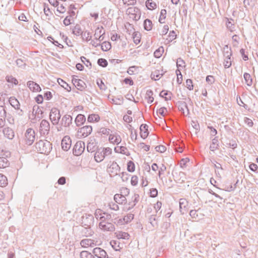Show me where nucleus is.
<instances>
[{
	"label": "nucleus",
	"instance_id": "f257e3e1",
	"mask_svg": "<svg viewBox=\"0 0 258 258\" xmlns=\"http://www.w3.org/2000/svg\"><path fill=\"white\" fill-rule=\"evenodd\" d=\"M37 151L41 154H48L52 150V144L47 140H40L35 144Z\"/></svg>",
	"mask_w": 258,
	"mask_h": 258
},
{
	"label": "nucleus",
	"instance_id": "f03ea898",
	"mask_svg": "<svg viewBox=\"0 0 258 258\" xmlns=\"http://www.w3.org/2000/svg\"><path fill=\"white\" fill-rule=\"evenodd\" d=\"M35 140V133L32 128H28L25 133L24 142L28 146L33 144Z\"/></svg>",
	"mask_w": 258,
	"mask_h": 258
},
{
	"label": "nucleus",
	"instance_id": "7ed1b4c3",
	"mask_svg": "<svg viewBox=\"0 0 258 258\" xmlns=\"http://www.w3.org/2000/svg\"><path fill=\"white\" fill-rule=\"evenodd\" d=\"M61 115L59 110L55 107L52 108L49 113V119L53 125L58 123Z\"/></svg>",
	"mask_w": 258,
	"mask_h": 258
},
{
	"label": "nucleus",
	"instance_id": "20e7f679",
	"mask_svg": "<svg viewBox=\"0 0 258 258\" xmlns=\"http://www.w3.org/2000/svg\"><path fill=\"white\" fill-rule=\"evenodd\" d=\"M50 123L46 119H42L40 123L39 132L41 136L46 137L49 133Z\"/></svg>",
	"mask_w": 258,
	"mask_h": 258
},
{
	"label": "nucleus",
	"instance_id": "39448f33",
	"mask_svg": "<svg viewBox=\"0 0 258 258\" xmlns=\"http://www.w3.org/2000/svg\"><path fill=\"white\" fill-rule=\"evenodd\" d=\"M81 224L83 227H91L93 225L94 218L92 214H85L82 217Z\"/></svg>",
	"mask_w": 258,
	"mask_h": 258
},
{
	"label": "nucleus",
	"instance_id": "423d86ee",
	"mask_svg": "<svg viewBox=\"0 0 258 258\" xmlns=\"http://www.w3.org/2000/svg\"><path fill=\"white\" fill-rule=\"evenodd\" d=\"M85 149V143L81 141H78L74 147L73 154L77 156H80L83 153Z\"/></svg>",
	"mask_w": 258,
	"mask_h": 258
},
{
	"label": "nucleus",
	"instance_id": "0eeeda50",
	"mask_svg": "<svg viewBox=\"0 0 258 258\" xmlns=\"http://www.w3.org/2000/svg\"><path fill=\"white\" fill-rule=\"evenodd\" d=\"M92 132V127L91 125H85L79 129L78 131V136L80 138L86 137L89 136Z\"/></svg>",
	"mask_w": 258,
	"mask_h": 258
},
{
	"label": "nucleus",
	"instance_id": "6e6552de",
	"mask_svg": "<svg viewBox=\"0 0 258 258\" xmlns=\"http://www.w3.org/2000/svg\"><path fill=\"white\" fill-rule=\"evenodd\" d=\"M98 142L94 138H91L87 146V150L88 152H95L98 148Z\"/></svg>",
	"mask_w": 258,
	"mask_h": 258
},
{
	"label": "nucleus",
	"instance_id": "1a4fd4ad",
	"mask_svg": "<svg viewBox=\"0 0 258 258\" xmlns=\"http://www.w3.org/2000/svg\"><path fill=\"white\" fill-rule=\"evenodd\" d=\"M99 227L101 229L104 231L112 232L115 230L114 225L110 222L101 221L99 224Z\"/></svg>",
	"mask_w": 258,
	"mask_h": 258
},
{
	"label": "nucleus",
	"instance_id": "9d476101",
	"mask_svg": "<svg viewBox=\"0 0 258 258\" xmlns=\"http://www.w3.org/2000/svg\"><path fill=\"white\" fill-rule=\"evenodd\" d=\"M92 253L98 258H107V252L100 247H96L93 249Z\"/></svg>",
	"mask_w": 258,
	"mask_h": 258
},
{
	"label": "nucleus",
	"instance_id": "9b49d317",
	"mask_svg": "<svg viewBox=\"0 0 258 258\" xmlns=\"http://www.w3.org/2000/svg\"><path fill=\"white\" fill-rule=\"evenodd\" d=\"M93 233L91 227L85 226L79 230V234L82 237H89L92 235Z\"/></svg>",
	"mask_w": 258,
	"mask_h": 258
},
{
	"label": "nucleus",
	"instance_id": "f8f14e48",
	"mask_svg": "<svg viewBox=\"0 0 258 258\" xmlns=\"http://www.w3.org/2000/svg\"><path fill=\"white\" fill-rule=\"evenodd\" d=\"M27 86L33 92H39L41 91V88L39 85L32 81L27 82Z\"/></svg>",
	"mask_w": 258,
	"mask_h": 258
},
{
	"label": "nucleus",
	"instance_id": "ddd939ff",
	"mask_svg": "<svg viewBox=\"0 0 258 258\" xmlns=\"http://www.w3.org/2000/svg\"><path fill=\"white\" fill-rule=\"evenodd\" d=\"M103 26L101 27V28L98 27L95 31L94 36L96 40L101 42L104 39L103 35L105 34V31L103 30Z\"/></svg>",
	"mask_w": 258,
	"mask_h": 258
},
{
	"label": "nucleus",
	"instance_id": "4468645a",
	"mask_svg": "<svg viewBox=\"0 0 258 258\" xmlns=\"http://www.w3.org/2000/svg\"><path fill=\"white\" fill-rule=\"evenodd\" d=\"M6 111L3 105H0V128L3 127L6 123Z\"/></svg>",
	"mask_w": 258,
	"mask_h": 258
},
{
	"label": "nucleus",
	"instance_id": "2eb2a0df",
	"mask_svg": "<svg viewBox=\"0 0 258 258\" xmlns=\"http://www.w3.org/2000/svg\"><path fill=\"white\" fill-rule=\"evenodd\" d=\"M73 117L71 115L66 114L62 116L61 124L64 127H69L72 124Z\"/></svg>",
	"mask_w": 258,
	"mask_h": 258
},
{
	"label": "nucleus",
	"instance_id": "dca6fc26",
	"mask_svg": "<svg viewBox=\"0 0 258 258\" xmlns=\"http://www.w3.org/2000/svg\"><path fill=\"white\" fill-rule=\"evenodd\" d=\"M71 146V140L69 137H64L61 141V148L64 151H68Z\"/></svg>",
	"mask_w": 258,
	"mask_h": 258
},
{
	"label": "nucleus",
	"instance_id": "f3484780",
	"mask_svg": "<svg viewBox=\"0 0 258 258\" xmlns=\"http://www.w3.org/2000/svg\"><path fill=\"white\" fill-rule=\"evenodd\" d=\"M114 200L116 203L121 205H124L127 202L125 196L119 194H116L114 196Z\"/></svg>",
	"mask_w": 258,
	"mask_h": 258
},
{
	"label": "nucleus",
	"instance_id": "a211bd4d",
	"mask_svg": "<svg viewBox=\"0 0 258 258\" xmlns=\"http://www.w3.org/2000/svg\"><path fill=\"white\" fill-rule=\"evenodd\" d=\"M140 136L142 138L145 139L148 136V125L146 124H142L140 127Z\"/></svg>",
	"mask_w": 258,
	"mask_h": 258
},
{
	"label": "nucleus",
	"instance_id": "6ab92c4d",
	"mask_svg": "<svg viewBox=\"0 0 258 258\" xmlns=\"http://www.w3.org/2000/svg\"><path fill=\"white\" fill-rule=\"evenodd\" d=\"M3 132L5 137L9 139L12 140L14 138V132L9 127H5L3 130Z\"/></svg>",
	"mask_w": 258,
	"mask_h": 258
},
{
	"label": "nucleus",
	"instance_id": "aec40b11",
	"mask_svg": "<svg viewBox=\"0 0 258 258\" xmlns=\"http://www.w3.org/2000/svg\"><path fill=\"white\" fill-rule=\"evenodd\" d=\"M166 71H163V70H155L154 72H152L151 74V77L152 79L155 80H158L161 77L163 76Z\"/></svg>",
	"mask_w": 258,
	"mask_h": 258
},
{
	"label": "nucleus",
	"instance_id": "412c9836",
	"mask_svg": "<svg viewBox=\"0 0 258 258\" xmlns=\"http://www.w3.org/2000/svg\"><path fill=\"white\" fill-rule=\"evenodd\" d=\"M85 116L82 114H78L75 118V121L77 126H79L85 122Z\"/></svg>",
	"mask_w": 258,
	"mask_h": 258
},
{
	"label": "nucleus",
	"instance_id": "4be33fe9",
	"mask_svg": "<svg viewBox=\"0 0 258 258\" xmlns=\"http://www.w3.org/2000/svg\"><path fill=\"white\" fill-rule=\"evenodd\" d=\"M139 198H140V196H139V195L138 194H135L134 195V196L132 198L133 201L132 202H130L128 203V205L130 206L127 208V210L128 211L131 210L132 208H133L136 206L137 203L139 201Z\"/></svg>",
	"mask_w": 258,
	"mask_h": 258
},
{
	"label": "nucleus",
	"instance_id": "5701e85b",
	"mask_svg": "<svg viewBox=\"0 0 258 258\" xmlns=\"http://www.w3.org/2000/svg\"><path fill=\"white\" fill-rule=\"evenodd\" d=\"M219 147L218 137H215L212 140V144L210 146V150L214 152L215 150L218 149Z\"/></svg>",
	"mask_w": 258,
	"mask_h": 258
},
{
	"label": "nucleus",
	"instance_id": "b1692460",
	"mask_svg": "<svg viewBox=\"0 0 258 258\" xmlns=\"http://www.w3.org/2000/svg\"><path fill=\"white\" fill-rule=\"evenodd\" d=\"M225 19L226 20V25L227 29L231 32L233 31L234 29V19L228 18H226Z\"/></svg>",
	"mask_w": 258,
	"mask_h": 258
},
{
	"label": "nucleus",
	"instance_id": "393cba45",
	"mask_svg": "<svg viewBox=\"0 0 258 258\" xmlns=\"http://www.w3.org/2000/svg\"><path fill=\"white\" fill-rule=\"evenodd\" d=\"M10 104L16 109H19L20 106L18 100L14 97H11L9 100Z\"/></svg>",
	"mask_w": 258,
	"mask_h": 258
},
{
	"label": "nucleus",
	"instance_id": "a878e982",
	"mask_svg": "<svg viewBox=\"0 0 258 258\" xmlns=\"http://www.w3.org/2000/svg\"><path fill=\"white\" fill-rule=\"evenodd\" d=\"M83 32V30L81 29L80 25L78 24L75 25L72 30V33L77 36H81Z\"/></svg>",
	"mask_w": 258,
	"mask_h": 258
},
{
	"label": "nucleus",
	"instance_id": "bb28decb",
	"mask_svg": "<svg viewBox=\"0 0 258 258\" xmlns=\"http://www.w3.org/2000/svg\"><path fill=\"white\" fill-rule=\"evenodd\" d=\"M105 157V155L103 154V151H100L99 150L96 151L94 155V158L97 162H101Z\"/></svg>",
	"mask_w": 258,
	"mask_h": 258
},
{
	"label": "nucleus",
	"instance_id": "cd10ccee",
	"mask_svg": "<svg viewBox=\"0 0 258 258\" xmlns=\"http://www.w3.org/2000/svg\"><path fill=\"white\" fill-rule=\"evenodd\" d=\"M57 82L59 85L63 87L65 90H66L68 92H70L71 91V87L70 85L64 81L60 78H58L57 79Z\"/></svg>",
	"mask_w": 258,
	"mask_h": 258
},
{
	"label": "nucleus",
	"instance_id": "c85d7f7f",
	"mask_svg": "<svg viewBox=\"0 0 258 258\" xmlns=\"http://www.w3.org/2000/svg\"><path fill=\"white\" fill-rule=\"evenodd\" d=\"M153 92L151 90H148L146 93L145 99L147 100L149 104L152 103L154 101V97L152 96Z\"/></svg>",
	"mask_w": 258,
	"mask_h": 258
},
{
	"label": "nucleus",
	"instance_id": "c756f323",
	"mask_svg": "<svg viewBox=\"0 0 258 258\" xmlns=\"http://www.w3.org/2000/svg\"><path fill=\"white\" fill-rule=\"evenodd\" d=\"M109 140L113 144H118L120 143L121 139L119 136L110 135L109 137Z\"/></svg>",
	"mask_w": 258,
	"mask_h": 258
},
{
	"label": "nucleus",
	"instance_id": "7c9ffc66",
	"mask_svg": "<svg viewBox=\"0 0 258 258\" xmlns=\"http://www.w3.org/2000/svg\"><path fill=\"white\" fill-rule=\"evenodd\" d=\"M82 39L83 41H86L87 42L91 40L92 36L91 35V33L88 31L87 30L83 31L82 34L81 35Z\"/></svg>",
	"mask_w": 258,
	"mask_h": 258
},
{
	"label": "nucleus",
	"instance_id": "2f4dec72",
	"mask_svg": "<svg viewBox=\"0 0 258 258\" xmlns=\"http://www.w3.org/2000/svg\"><path fill=\"white\" fill-rule=\"evenodd\" d=\"M187 202L185 199H181L179 201V210L180 212L183 214L186 211Z\"/></svg>",
	"mask_w": 258,
	"mask_h": 258
},
{
	"label": "nucleus",
	"instance_id": "473e14b6",
	"mask_svg": "<svg viewBox=\"0 0 258 258\" xmlns=\"http://www.w3.org/2000/svg\"><path fill=\"white\" fill-rule=\"evenodd\" d=\"M153 24L151 20L146 19L144 21V28L146 31H150L152 29Z\"/></svg>",
	"mask_w": 258,
	"mask_h": 258
},
{
	"label": "nucleus",
	"instance_id": "72a5a7b5",
	"mask_svg": "<svg viewBox=\"0 0 258 258\" xmlns=\"http://www.w3.org/2000/svg\"><path fill=\"white\" fill-rule=\"evenodd\" d=\"M10 165V162L6 158L4 157H0V168H5L8 167Z\"/></svg>",
	"mask_w": 258,
	"mask_h": 258
},
{
	"label": "nucleus",
	"instance_id": "f704fd0d",
	"mask_svg": "<svg viewBox=\"0 0 258 258\" xmlns=\"http://www.w3.org/2000/svg\"><path fill=\"white\" fill-rule=\"evenodd\" d=\"M100 120V116L97 114H91L89 115L87 121L89 122H97Z\"/></svg>",
	"mask_w": 258,
	"mask_h": 258
},
{
	"label": "nucleus",
	"instance_id": "c9c22d12",
	"mask_svg": "<svg viewBox=\"0 0 258 258\" xmlns=\"http://www.w3.org/2000/svg\"><path fill=\"white\" fill-rule=\"evenodd\" d=\"M115 234L118 239H128L130 237V234L125 232L119 231L115 233Z\"/></svg>",
	"mask_w": 258,
	"mask_h": 258
},
{
	"label": "nucleus",
	"instance_id": "e433bc0d",
	"mask_svg": "<svg viewBox=\"0 0 258 258\" xmlns=\"http://www.w3.org/2000/svg\"><path fill=\"white\" fill-rule=\"evenodd\" d=\"M243 77L245 82V83L247 86H250L252 84V79L249 74L245 73L243 75Z\"/></svg>",
	"mask_w": 258,
	"mask_h": 258
},
{
	"label": "nucleus",
	"instance_id": "4c0bfd02",
	"mask_svg": "<svg viewBox=\"0 0 258 258\" xmlns=\"http://www.w3.org/2000/svg\"><path fill=\"white\" fill-rule=\"evenodd\" d=\"M133 39L134 42L136 44H138L141 41V34L138 32H134L133 34Z\"/></svg>",
	"mask_w": 258,
	"mask_h": 258
},
{
	"label": "nucleus",
	"instance_id": "58836bf2",
	"mask_svg": "<svg viewBox=\"0 0 258 258\" xmlns=\"http://www.w3.org/2000/svg\"><path fill=\"white\" fill-rule=\"evenodd\" d=\"M149 222L153 227L158 226L157 219L155 215L150 216L149 218Z\"/></svg>",
	"mask_w": 258,
	"mask_h": 258
},
{
	"label": "nucleus",
	"instance_id": "ea45409f",
	"mask_svg": "<svg viewBox=\"0 0 258 258\" xmlns=\"http://www.w3.org/2000/svg\"><path fill=\"white\" fill-rule=\"evenodd\" d=\"M81 245L82 246H93L94 242L92 240L90 239H84L81 240Z\"/></svg>",
	"mask_w": 258,
	"mask_h": 258
},
{
	"label": "nucleus",
	"instance_id": "a19ab883",
	"mask_svg": "<svg viewBox=\"0 0 258 258\" xmlns=\"http://www.w3.org/2000/svg\"><path fill=\"white\" fill-rule=\"evenodd\" d=\"M146 6L148 9L153 10L156 8V4L152 0H147L146 2Z\"/></svg>",
	"mask_w": 258,
	"mask_h": 258
},
{
	"label": "nucleus",
	"instance_id": "79ce46f5",
	"mask_svg": "<svg viewBox=\"0 0 258 258\" xmlns=\"http://www.w3.org/2000/svg\"><path fill=\"white\" fill-rule=\"evenodd\" d=\"M100 45L101 49L103 51H107L111 48V43L109 42L104 41Z\"/></svg>",
	"mask_w": 258,
	"mask_h": 258
},
{
	"label": "nucleus",
	"instance_id": "37998d69",
	"mask_svg": "<svg viewBox=\"0 0 258 258\" xmlns=\"http://www.w3.org/2000/svg\"><path fill=\"white\" fill-rule=\"evenodd\" d=\"M87 86L86 83L82 80H81L78 83L76 84V88L80 91H83L85 89Z\"/></svg>",
	"mask_w": 258,
	"mask_h": 258
},
{
	"label": "nucleus",
	"instance_id": "c03bdc74",
	"mask_svg": "<svg viewBox=\"0 0 258 258\" xmlns=\"http://www.w3.org/2000/svg\"><path fill=\"white\" fill-rule=\"evenodd\" d=\"M127 170L130 172H133L135 170V165L132 161H129L127 164Z\"/></svg>",
	"mask_w": 258,
	"mask_h": 258
},
{
	"label": "nucleus",
	"instance_id": "a18cd8bd",
	"mask_svg": "<svg viewBox=\"0 0 258 258\" xmlns=\"http://www.w3.org/2000/svg\"><path fill=\"white\" fill-rule=\"evenodd\" d=\"M110 244L112 247L116 251L119 250L120 248V243L116 240H111Z\"/></svg>",
	"mask_w": 258,
	"mask_h": 258
},
{
	"label": "nucleus",
	"instance_id": "49530a36",
	"mask_svg": "<svg viewBox=\"0 0 258 258\" xmlns=\"http://www.w3.org/2000/svg\"><path fill=\"white\" fill-rule=\"evenodd\" d=\"M6 80L8 83H11L15 85L18 84V81L12 76H7L6 77Z\"/></svg>",
	"mask_w": 258,
	"mask_h": 258
},
{
	"label": "nucleus",
	"instance_id": "de8ad7c7",
	"mask_svg": "<svg viewBox=\"0 0 258 258\" xmlns=\"http://www.w3.org/2000/svg\"><path fill=\"white\" fill-rule=\"evenodd\" d=\"M164 51L163 47H160L158 49H156L154 53V56L156 58H160Z\"/></svg>",
	"mask_w": 258,
	"mask_h": 258
},
{
	"label": "nucleus",
	"instance_id": "09e8293b",
	"mask_svg": "<svg viewBox=\"0 0 258 258\" xmlns=\"http://www.w3.org/2000/svg\"><path fill=\"white\" fill-rule=\"evenodd\" d=\"M7 178L6 176L0 174V186L4 187L7 184Z\"/></svg>",
	"mask_w": 258,
	"mask_h": 258
},
{
	"label": "nucleus",
	"instance_id": "8fccbe9b",
	"mask_svg": "<svg viewBox=\"0 0 258 258\" xmlns=\"http://www.w3.org/2000/svg\"><path fill=\"white\" fill-rule=\"evenodd\" d=\"M166 10L165 9H162L160 12V16L159 19V22L160 23H164L165 22L163 21V20H164L166 18Z\"/></svg>",
	"mask_w": 258,
	"mask_h": 258
},
{
	"label": "nucleus",
	"instance_id": "3c124183",
	"mask_svg": "<svg viewBox=\"0 0 258 258\" xmlns=\"http://www.w3.org/2000/svg\"><path fill=\"white\" fill-rule=\"evenodd\" d=\"M97 63L99 66L105 68L108 65V62L105 58H100L97 60Z\"/></svg>",
	"mask_w": 258,
	"mask_h": 258
},
{
	"label": "nucleus",
	"instance_id": "603ef678",
	"mask_svg": "<svg viewBox=\"0 0 258 258\" xmlns=\"http://www.w3.org/2000/svg\"><path fill=\"white\" fill-rule=\"evenodd\" d=\"M169 94V92L168 91H165V90H162L159 94V96L160 97H162V98H164L165 99V100H171V96H169V97H166V96H167Z\"/></svg>",
	"mask_w": 258,
	"mask_h": 258
},
{
	"label": "nucleus",
	"instance_id": "864d4df0",
	"mask_svg": "<svg viewBox=\"0 0 258 258\" xmlns=\"http://www.w3.org/2000/svg\"><path fill=\"white\" fill-rule=\"evenodd\" d=\"M80 58L82 62H83L87 67L90 69L91 68L92 64L89 59H87L85 56H81Z\"/></svg>",
	"mask_w": 258,
	"mask_h": 258
},
{
	"label": "nucleus",
	"instance_id": "5fc2aeb1",
	"mask_svg": "<svg viewBox=\"0 0 258 258\" xmlns=\"http://www.w3.org/2000/svg\"><path fill=\"white\" fill-rule=\"evenodd\" d=\"M134 217V215L132 214H128L127 216H125L123 218V221L125 223H128L130 222Z\"/></svg>",
	"mask_w": 258,
	"mask_h": 258
},
{
	"label": "nucleus",
	"instance_id": "6e6d98bb",
	"mask_svg": "<svg viewBox=\"0 0 258 258\" xmlns=\"http://www.w3.org/2000/svg\"><path fill=\"white\" fill-rule=\"evenodd\" d=\"M176 74L177 76V83L178 84H181L182 81V75L181 74L180 71L179 69H177L176 70Z\"/></svg>",
	"mask_w": 258,
	"mask_h": 258
},
{
	"label": "nucleus",
	"instance_id": "4d7b16f0",
	"mask_svg": "<svg viewBox=\"0 0 258 258\" xmlns=\"http://www.w3.org/2000/svg\"><path fill=\"white\" fill-rule=\"evenodd\" d=\"M97 84L101 90H105L106 89V86L102 80L100 79L97 80Z\"/></svg>",
	"mask_w": 258,
	"mask_h": 258
},
{
	"label": "nucleus",
	"instance_id": "13d9d810",
	"mask_svg": "<svg viewBox=\"0 0 258 258\" xmlns=\"http://www.w3.org/2000/svg\"><path fill=\"white\" fill-rule=\"evenodd\" d=\"M123 98L120 96L119 98L114 97L112 99V102L115 104H121L123 103Z\"/></svg>",
	"mask_w": 258,
	"mask_h": 258
},
{
	"label": "nucleus",
	"instance_id": "bf43d9fd",
	"mask_svg": "<svg viewBox=\"0 0 258 258\" xmlns=\"http://www.w3.org/2000/svg\"><path fill=\"white\" fill-rule=\"evenodd\" d=\"M16 65L19 68H24L26 66V63L21 58L17 59L16 60Z\"/></svg>",
	"mask_w": 258,
	"mask_h": 258
},
{
	"label": "nucleus",
	"instance_id": "052dcab7",
	"mask_svg": "<svg viewBox=\"0 0 258 258\" xmlns=\"http://www.w3.org/2000/svg\"><path fill=\"white\" fill-rule=\"evenodd\" d=\"M186 87L189 90H193L192 81L191 79H187L186 81Z\"/></svg>",
	"mask_w": 258,
	"mask_h": 258
},
{
	"label": "nucleus",
	"instance_id": "680f3d73",
	"mask_svg": "<svg viewBox=\"0 0 258 258\" xmlns=\"http://www.w3.org/2000/svg\"><path fill=\"white\" fill-rule=\"evenodd\" d=\"M224 65L225 68H229L231 67V57H225V59H224Z\"/></svg>",
	"mask_w": 258,
	"mask_h": 258
},
{
	"label": "nucleus",
	"instance_id": "e2e57ef3",
	"mask_svg": "<svg viewBox=\"0 0 258 258\" xmlns=\"http://www.w3.org/2000/svg\"><path fill=\"white\" fill-rule=\"evenodd\" d=\"M155 149L157 152H160V153H163L166 150V148L165 146L163 145H159L157 146L155 148Z\"/></svg>",
	"mask_w": 258,
	"mask_h": 258
},
{
	"label": "nucleus",
	"instance_id": "0e129e2a",
	"mask_svg": "<svg viewBox=\"0 0 258 258\" xmlns=\"http://www.w3.org/2000/svg\"><path fill=\"white\" fill-rule=\"evenodd\" d=\"M169 41H172L176 38V35L174 30L170 31L168 35Z\"/></svg>",
	"mask_w": 258,
	"mask_h": 258
},
{
	"label": "nucleus",
	"instance_id": "69168bd1",
	"mask_svg": "<svg viewBox=\"0 0 258 258\" xmlns=\"http://www.w3.org/2000/svg\"><path fill=\"white\" fill-rule=\"evenodd\" d=\"M72 18L71 16H67L63 20V24L65 26H69L72 24Z\"/></svg>",
	"mask_w": 258,
	"mask_h": 258
},
{
	"label": "nucleus",
	"instance_id": "338daca9",
	"mask_svg": "<svg viewBox=\"0 0 258 258\" xmlns=\"http://www.w3.org/2000/svg\"><path fill=\"white\" fill-rule=\"evenodd\" d=\"M187 162H189V159L188 158L182 159L179 162L180 167L182 168L186 167Z\"/></svg>",
	"mask_w": 258,
	"mask_h": 258
},
{
	"label": "nucleus",
	"instance_id": "774afa93",
	"mask_svg": "<svg viewBox=\"0 0 258 258\" xmlns=\"http://www.w3.org/2000/svg\"><path fill=\"white\" fill-rule=\"evenodd\" d=\"M43 11L45 15L46 16H49V14L51 13V12L50 11V9L48 7V5L45 3H44L43 4Z\"/></svg>",
	"mask_w": 258,
	"mask_h": 258
}]
</instances>
